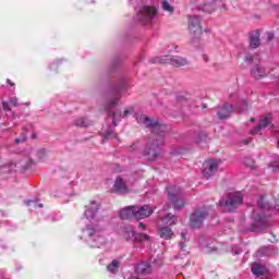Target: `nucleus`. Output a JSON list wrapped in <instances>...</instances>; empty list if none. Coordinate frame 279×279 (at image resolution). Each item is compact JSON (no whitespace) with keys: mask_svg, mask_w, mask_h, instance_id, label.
Here are the masks:
<instances>
[{"mask_svg":"<svg viewBox=\"0 0 279 279\" xmlns=\"http://www.w3.org/2000/svg\"><path fill=\"white\" fill-rule=\"evenodd\" d=\"M134 117L137 123H142L151 130L153 141H149L144 149L141 142H135L129 147V151L134 154L136 158H146L148 162H154L160 158L162 151V147L160 146L165 143L167 125L160 124V122L145 114H135Z\"/></svg>","mask_w":279,"mask_h":279,"instance_id":"nucleus-1","label":"nucleus"},{"mask_svg":"<svg viewBox=\"0 0 279 279\" xmlns=\"http://www.w3.org/2000/svg\"><path fill=\"white\" fill-rule=\"evenodd\" d=\"M130 88H132L130 80L123 73H119L116 82L109 86L104 108L105 112H107V117L112 119L113 128H117L122 119L134 114V107L126 108L123 113H121V111H114V108L119 106V101H121L123 97V93H128Z\"/></svg>","mask_w":279,"mask_h":279,"instance_id":"nucleus-2","label":"nucleus"},{"mask_svg":"<svg viewBox=\"0 0 279 279\" xmlns=\"http://www.w3.org/2000/svg\"><path fill=\"white\" fill-rule=\"evenodd\" d=\"M265 213H271V205L265 202V197L260 195L257 199V209H254L251 215L253 222L247 229L248 232H265V230L270 228L271 222Z\"/></svg>","mask_w":279,"mask_h":279,"instance_id":"nucleus-3","label":"nucleus"},{"mask_svg":"<svg viewBox=\"0 0 279 279\" xmlns=\"http://www.w3.org/2000/svg\"><path fill=\"white\" fill-rule=\"evenodd\" d=\"M80 240L84 241L89 247H104L108 243L105 229L99 223L86 225L80 235Z\"/></svg>","mask_w":279,"mask_h":279,"instance_id":"nucleus-4","label":"nucleus"},{"mask_svg":"<svg viewBox=\"0 0 279 279\" xmlns=\"http://www.w3.org/2000/svg\"><path fill=\"white\" fill-rule=\"evenodd\" d=\"M230 99L231 101L236 100L235 105L227 102L217 111L218 118L221 121L228 119L230 114H232L233 110H235V112H245L247 110V100L239 98V94H231Z\"/></svg>","mask_w":279,"mask_h":279,"instance_id":"nucleus-5","label":"nucleus"},{"mask_svg":"<svg viewBox=\"0 0 279 279\" xmlns=\"http://www.w3.org/2000/svg\"><path fill=\"white\" fill-rule=\"evenodd\" d=\"M158 16V7L143 4L136 9V21L146 27H151Z\"/></svg>","mask_w":279,"mask_h":279,"instance_id":"nucleus-6","label":"nucleus"},{"mask_svg":"<svg viewBox=\"0 0 279 279\" xmlns=\"http://www.w3.org/2000/svg\"><path fill=\"white\" fill-rule=\"evenodd\" d=\"M218 204L225 213H234L243 204V194L241 192L229 193L227 199L221 198Z\"/></svg>","mask_w":279,"mask_h":279,"instance_id":"nucleus-7","label":"nucleus"},{"mask_svg":"<svg viewBox=\"0 0 279 279\" xmlns=\"http://www.w3.org/2000/svg\"><path fill=\"white\" fill-rule=\"evenodd\" d=\"M254 60H257L258 63L255 62L251 69L252 77H254V80H265V77L269 75V70L265 66V64L260 62L258 56L254 58L252 54H247L244 59V62H246V64H252Z\"/></svg>","mask_w":279,"mask_h":279,"instance_id":"nucleus-8","label":"nucleus"},{"mask_svg":"<svg viewBox=\"0 0 279 279\" xmlns=\"http://www.w3.org/2000/svg\"><path fill=\"white\" fill-rule=\"evenodd\" d=\"M149 62L151 64H171L172 66H186L189 64L185 58L170 54L150 58Z\"/></svg>","mask_w":279,"mask_h":279,"instance_id":"nucleus-9","label":"nucleus"},{"mask_svg":"<svg viewBox=\"0 0 279 279\" xmlns=\"http://www.w3.org/2000/svg\"><path fill=\"white\" fill-rule=\"evenodd\" d=\"M209 211L207 207H198L190 216V228L197 230L204 226L206 217H208Z\"/></svg>","mask_w":279,"mask_h":279,"instance_id":"nucleus-10","label":"nucleus"},{"mask_svg":"<svg viewBox=\"0 0 279 279\" xmlns=\"http://www.w3.org/2000/svg\"><path fill=\"white\" fill-rule=\"evenodd\" d=\"M168 199L172 202L174 210H181L184 208V199L180 198L182 195V190L178 186L168 187Z\"/></svg>","mask_w":279,"mask_h":279,"instance_id":"nucleus-11","label":"nucleus"},{"mask_svg":"<svg viewBox=\"0 0 279 279\" xmlns=\"http://www.w3.org/2000/svg\"><path fill=\"white\" fill-rule=\"evenodd\" d=\"M187 27L191 34H193L194 39L193 43H195V38H199L202 36V20L197 15H190Z\"/></svg>","mask_w":279,"mask_h":279,"instance_id":"nucleus-12","label":"nucleus"},{"mask_svg":"<svg viewBox=\"0 0 279 279\" xmlns=\"http://www.w3.org/2000/svg\"><path fill=\"white\" fill-rule=\"evenodd\" d=\"M219 165H221L220 160L210 159L203 163V178H211L214 173H217V169H219Z\"/></svg>","mask_w":279,"mask_h":279,"instance_id":"nucleus-13","label":"nucleus"},{"mask_svg":"<svg viewBox=\"0 0 279 279\" xmlns=\"http://www.w3.org/2000/svg\"><path fill=\"white\" fill-rule=\"evenodd\" d=\"M99 208H101V203L92 201L90 204L85 206V219L88 221H93V219L97 218V213H99Z\"/></svg>","mask_w":279,"mask_h":279,"instance_id":"nucleus-14","label":"nucleus"},{"mask_svg":"<svg viewBox=\"0 0 279 279\" xmlns=\"http://www.w3.org/2000/svg\"><path fill=\"white\" fill-rule=\"evenodd\" d=\"M154 208L149 205H144V206H134V214H135V219L141 220V219H147V217H151L154 215Z\"/></svg>","mask_w":279,"mask_h":279,"instance_id":"nucleus-15","label":"nucleus"},{"mask_svg":"<svg viewBox=\"0 0 279 279\" xmlns=\"http://www.w3.org/2000/svg\"><path fill=\"white\" fill-rule=\"evenodd\" d=\"M134 271L137 276H147L151 274V264L149 262H141L134 266Z\"/></svg>","mask_w":279,"mask_h":279,"instance_id":"nucleus-16","label":"nucleus"},{"mask_svg":"<svg viewBox=\"0 0 279 279\" xmlns=\"http://www.w3.org/2000/svg\"><path fill=\"white\" fill-rule=\"evenodd\" d=\"M113 192L119 193L120 195H125V193H130V189L125 184V181H123V178L118 177L113 184Z\"/></svg>","mask_w":279,"mask_h":279,"instance_id":"nucleus-17","label":"nucleus"},{"mask_svg":"<svg viewBox=\"0 0 279 279\" xmlns=\"http://www.w3.org/2000/svg\"><path fill=\"white\" fill-rule=\"evenodd\" d=\"M271 119H274L271 113H267L266 116L262 117L259 120V124L251 131V134H253V135L258 134L260 132V130L267 128V125H269V123H271Z\"/></svg>","mask_w":279,"mask_h":279,"instance_id":"nucleus-18","label":"nucleus"},{"mask_svg":"<svg viewBox=\"0 0 279 279\" xmlns=\"http://www.w3.org/2000/svg\"><path fill=\"white\" fill-rule=\"evenodd\" d=\"M198 10L211 14L217 10V0H203V4L198 5Z\"/></svg>","mask_w":279,"mask_h":279,"instance_id":"nucleus-19","label":"nucleus"},{"mask_svg":"<svg viewBox=\"0 0 279 279\" xmlns=\"http://www.w3.org/2000/svg\"><path fill=\"white\" fill-rule=\"evenodd\" d=\"M119 232L123 236V239H125V241H132V243L134 242V238L136 236V231H134L132 227H128V226L121 227Z\"/></svg>","mask_w":279,"mask_h":279,"instance_id":"nucleus-20","label":"nucleus"},{"mask_svg":"<svg viewBox=\"0 0 279 279\" xmlns=\"http://www.w3.org/2000/svg\"><path fill=\"white\" fill-rule=\"evenodd\" d=\"M119 217L122 220L135 219L134 206H126L119 211Z\"/></svg>","mask_w":279,"mask_h":279,"instance_id":"nucleus-21","label":"nucleus"},{"mask_svg":"<svg viewBox=\"0 0 279 279\" xmlns=\"http://www.w3.org/2000/svg\"><path fill=\"white\" fill-rule=\"evenodd\" d=\"M250 47L251 49H258L260 47V32L253 31L250 33Z\"/></svg>","mask_w":279,"mask_h":279,"instance_id":"nucleus-22","label":"nucleus"},{"mask_svg":"<svg viewBox=\"0 0 279 279\" xmlns=\"http://www.w3.org/2000/svg\"><path fill=\"white\" fill-rule=\"evenodd\" d=\"M251 271H252L253 276L260 278V276H265V266L255 262L251 266Z\"/></svg>","mask_w":279,"mask_h":279,"instance_id":"nucleus-23","label":"nucleus"},{"mask_svg":"<svg viewBox=\"0 0 279 279\" xmlns=\"http://www.w3.org/2000/svg\"><path fill=\"white\" fill-rule=\"evenodd\" d=\"M121 268V260L113 259L108 266L107 271L112 274L113 276L119 274V269Z\"/></svg>","mask_w":279,"mask_h":279,"instance_id":"nucleus-24","label":"nucleus"},{"mask_svg":"<svg viewBox=\"0 0 279 279\" xmlns=\"http://www.w3.org/2000/svg\"><path fill=\"white\" fill-rule=\"evenodd\" d=\"M159 235L161 239L169 241V239L173 238V230L169 227H161L159 228Z\"/></svg>","mask_w":279,"mask_h":279,"instance_id":"nucleus-25","label":"nucleus"},{"mask_svg":"<svg viewBox=\"0 0 279 279\" xmlns=\"http://www.w3.org/2000/svg\"><path fill=\"white\" fill-rule=\"evenodd\" d=\"M2 109L4 112H7V117H11V119L14 121L19 117L14 111H12V108H10V102L2 100Z\"/></svg>","mask_w":279,"mask_h":279,"instance_id":"nucleus-26","label":"nucleus"},{"mask_svg":"<svg viewBox=\"0 0 279 279\" xmlns=\"http://www.w3.org/2000/svg\"><path fill=\"white\" fill-rule=\"evenodd\" d=\"M74 125L76 128H88L89 125H93V122L87 118H77L74 120Z\"/></svg>","mask_w":279,"mask_h":279,"instance_id":"nucleus-27","label":"nucleus"},{"mask_svg":"<svg viewBox=\"0 0 279 279\" xmlns=\"http://www.w3.org/2000/svg\"><path fill=\"white\" fill-rule=\"evenodd\" d=\"M169 1L170 0H159V4L163 12H169L170 14H173L175 9L173 8V5H171V3H169Z\"/></svg>","mask_w":279,"mask_h":279,"instance_id":"nucleus-28","label":"nucleus"},{"mask_svg":"<svg viewBox=\"0 0 279 279\" xmlns=\"http://www.w3.org/2000/svg\"><path fill=\"white\" fill-rule=\"evenodd\" d=\"M161 221L166 226H175V222L178 221V217H175V215L168 214L163 218H161Z\"/></svg>","mask_w":279,"mask_h":279,"instance_id":"nucleus-29","label":"nucleus"},{"mask_svg":"<svg viewBox=\"0 0 279 279\" xmlns=\"http://www.w3.org/2000/svg\"><path fill=\"white\" fill-rule=\"evenodd\" d=\"M24 203L28 206L29 210H38V208H43V204L38 203V199H27Z\"/></svg>","mask_w":279,"mask_h":279,"instance_id":"nucleus-30","label":"nucleus"},{"mask_svg":"<svg viewBox=\"0 0 279 279\" xmlns=\"http://www.w3.org/2000/svg\"><path fill=\"white\" fill-rule=\"evenodd\" d=\"M145 241H149V235H147L146 233H135L133 243H145Z\"/></svg>","mask_w":279,"mask_h":279,"instance_id":"nucleus-31","label":"nucleus"},{"mask_svg":"<svg viewBox=\"0 0 279 279\" xmlns=\"http://www.w3.org/2000/svg\"><path fill=\"white\" fill-rule=\"evenodd\" d=\"M36 156H37L39 162H44V160H47V156H48L47 149H45V148L37 149Z\"/></svg>","mask_w":279,"mask_h":279,"instance_id":"nucleus-32","label":"nucleus"},{"mask_svg":"<svg viewBox=\"0 0 279 279\" xmlns=\"http://www.w3.org/2000/svg\"><path fill=\"white\" fill-rule=\"evenodd\" d=\"M268 168L271 169L276 173V171H279V156L275 155L274 160L268 165Z\"/></svg>","mask_w":279,"mask_h":279,"instance_id":"nucleus-33","label":"nucleus"},{"mask_svg":"<svg viewBox=\"0 0 279 279\" xmlns=\"http://www.w3.org/2000/svg\"><path fill=\"white\" fill-rule=\"evenodd\" d=\"M104 141H108V138H119L117 133H114V129H108L105 133H102Z\"/></svg>","mask_w":279,"mask_h":279,"instance_id":"nucleus-34","label":"nucleus"},{"mask_svg":"<svg viewBox=\"0 0 279 279\" xmlns=\"http://www.w3.org/2000/svg\"><path fill=\"white\" fill-rule=\"evenodd\" d=\"M121 63V59L119 57H116L112 61L111 64L109 65L108 73H112L117 66Z\"/></svg>","mask_w":279,"mask_h":279,"instance_id":"nucleus-35","label":"nucleus"},{"mask_svg":"<svg viewBox=\"0 0 279 279\" xmlns=\"http://www.w3.org/2000/svg\"><path fill=\"white\" fill-rule=\"evenodd\" d=\"M37 213H40L41 216H43V219H45V221H60L62 219V216H59V217H56V216H45L43 214V211H37Z\"/></svg>","mask_w":279,"mask_h":279,"instance_id":"nucleus-36","label":"nucleus"},{"mask_svg":"<svg viewBox=\"0 0 279 279\" xmlns=\"http://www.w3.org/2000/svg\"><path fill=\"white\" fill-rule=\"evenodd\" d=\"M34 167V160L27 159L25 165H22L23 171H28V169H32Z\"/></svg>","mask_w":279,"mask_h":279,"instance_id":"nucleus-37","label":"nucleus"},{"mask_svg":"<svg viewBox=\"0 0 279 279\" xmlns=\"http://www.w3.org/2000/svg\"><path fill=\"white\" fill-rule=\"evenodd\" d=\"M64 59H57L56 61H53L49 69L50 71H56L58 69V64L62 63Z\"/></svg>","mask_w":279,"mask_h":279,"instance_id":"nucleus-38","label":"nucleus"},{"mask_svg":"<svg viewBox=\"0 0 279 279\" xmlns=\"http://www.w3.org/2000/svg\"><path fill=\"white\" fill-rule=\"evenodd\" d=\"M27 141V134L22 133L20 137H16L14 140L15 145H19V143H25Z\"/></svg>","mask_w":279,"mask_h":279,"instance_id":"nucleus-39","label":"nucleus"},{"mask_svg":"<svg viewBox=\"0 0 279 279\" xmlns=\"http://www.w3.org/2000/svg\"><path fill=\"white\" fill-rule=\"evenodd\" d=\"M244 165H246V167H250L251 169H254V159H252L251 157L244 158Z\"/></svg>","mask_w":279,"mask_h":279,"instance_id":"nucleus-40","label":"nucleus"},{"mask_svg":"<svg viewBox=\"0 0 279 279\" xmlns=\"http://www.w3.org/2000/svg\"><path fill=\"white\" fill-rule=\"evenodd\" d=\"M9 104H10L11 106H14V108H17V106H19V98H16V97H14V96L9 97Z\"/></svg>","mask_w":279,"mask_h":279,"instance_id":"nucleus-41","label":"nucleus"},{"mask_svg":"<svg viewBox=\"0 0 279 279\" xmlns=\"http://www.w3.org/2000/svg\"><path fill=\"white\" fill-rule=\"evenodd\" d=\"M266 36H267V43H271V40L276 38V35L274 34V32L266 33Z\"/></svg>","mask_w":279,"mask_h":279,"instance_id":"nucleus-42","label":"nucleus"},{"mask_svg":"<svg viewBox=\"0 0 279 279\" xmlns=\"http://www.w3.org/2000/svg\"><path fill=\"white\" fill-rule=\"evenodd\" d=\"M232 252L235 256H239V254H241L243 252V250L236 247V246H233L232 247Z\"/></svg>","mask_w":279,"mask_h":279,"instance_id":"nucleus-43","label":"nucleus"},{"mask_svg":"<svg viewBox=\"0 0 279 279\" xmlns=\"http://www.w3.org/2000/svg\"><path fill=\"white\" fill-rule=\"evenodd\" d=\"M186 234H189V231H186V229H184L182 232H181V238L183 241H186Z\"/></svg>","mask_w":279,"mask_h":279,"instance_id":"nucleus-44","label":"nucleus"},{"mask_svg":"<svg viewBox=\"0 0 279 279\" xmlns=\"http://www.w3.org/2000/svg\"><path fill=\"white\" fill-rule=\"evenodd\" d=\"M205 138H206V134H204V133L198 134V143L204 141Z\"/></svg>","mask_w":279,"mask_h":279,"instance_id":"nucleus-45","label":"nucleus"},{"mask_svg":"<svg viewBox=\"0 0 279 279\" xmlns=\"http://www.w3.org/2000/svg\"><path fill=\"white\" fill-rule=\"evenodd\" d=\"M243 143L244 145H250V143H252V137L244 140Z\"/></svg>","mask_w":279,"mask_h":279,"instance_id":"nucleus-46","label":"nucleus"},{"mask_svg":"<svg viewBox=\"0 0 279 279\" xmlns=\"http://www.w3.org/2000/svg\"><path fill=\"white\" fill-rule=\"evenodd\" d=\"M180 248L184 252V247H186V244L185 242H180Z\"/></svg>","mask_w":279,"mask_h":279,"instance_id":"nucleus-47","label":"nucleus"},{"mask_svg":"<svg viewBox=\"0 0 279 279\" xmlns=\"http://www.w3.org/2000/svg\"><path fill=\"white\" fill-rule=\"evenodd\" d=\"M138 228H140V230H145V223L140 222V223H138Z\"/></svg>","mask_w":279,"mask_h":279,"instance_id":"nucleus-48","label":"nucleus"},{"mask_svg":"<svg viewBox=\"0 0 279 279\" xmlns=\"http://www.w3.org/2000/svg\"><path fill=\"white\" fill-rule=\"evenodd\" d=\"M7 83L10 84L11 86H14V83L10 78L7 80Z\"/></svg>","mask_w":279,"mask_h":279,"instance_id":"nucleus-49","label":"nucleus"},{"mask_svg":"<svg viewBox=\"0 0 279 279\" xmlns=\"http://www.w3.org/2000/svg\"><path fill=\"white\" fill-rule=\"evenodd\" d=\"M172 154H173L174 156H178V154H182V151L174 150Z\"/></svg>","mask_w":279,"mask_h":279,"instance_id":"nucleus-50","label":"nucleus"},{"mask_svg":"<svg viewBox=\"0 0 279 279\" xmlns=\"http://www.w3.org/2000/svg\"><path fill=\"white\" fill-rule=\"evenodd\" d=\"M86 3H95V0H85Z\"/></svg>","mask_w":279,"mask_h":279,"instance_id":"nucleus-51","label":"nucleus"},{"mask_svg":"<svg viewBox=\"0 0 279 279\" xmlns=\"http://www.w3.org/2000/svg\"><path fill=\"white\" fill-rule=\"evenodd\" d=\"M205 34H210V29L206 28Z\"/></svg>","mask_w":279,"mask_h":279,"instance_id":"nucleus-52","label":"nucleus"},{"mask_svg":"<svg viewBox=\"0 0 279 279\" xmlns=\"http://www.w3.org/2000/svg\"><path fill=\"white\" fill-rule=\"evenodd\" d=\"M177 101H182V97H178V98H177Z\"/></svg>","mask_w":279,"mask_h":279,"instance_id":"nucleus-53","label":"nucleus"},{"mask_svg":"<svg viewBox=\"0 0 279 279\" xmlns=\"http://www.w3.org/2000/svg\"><path fill=\"white\" fill-rule=\"evenodd\" d=\"M254 121H256V119H254V118H251V123H254Z\"/></svg>","mask_w":279,"mask_h":279,"instance_id":"nucleus-54","label":"nucleus"},{"mask_svg":"<svg viewBox=\"0 0 279 279\" xmlns=\"http://www.w3.org/2000/svg\"><path fill=\"white\" fill-rule=\"evenodd\" d=\"M130 1V3H134V1H138V0H129Z\"/></svg>","mask_w":279,"mask_h":279,"instance_id":"nucleus-55","label":"nucleus"},{"mask_svg":"<svg viewBox=\"0 0 279 279\" xmlns=\"http://www.w3.org/2000/svg\"><path fill=\"white\" fill-rule=\"evenodd\" d=\"M204 60H205V62H208V59L206 57H204Z\"/></svg>","mask_w":279,"mask_h":279,"instance_id":"nucleus-56","label":"nucleus"},{"mask_svg":"<svg viewBox=\"0 0 279 279\" xmlns=\"http://www.w3.org/2000/svg\"><path fill=\"white\" fill-rule=\"evenodd\" d=\"M32 136H33V138H36V134H33Z\"/></svg>","mask_w":279,"mask_h":279,"instance_id":"nucleus-57","label":"nucleus"},{"mask_svg":"<svg viewBox=\"0 0 279 279\" xmlns=\"http://www.w3.org/2000/svg\"><path fill=\"white\" fill-rule=\"evenodd\" d=\"M203 108H206V104L203 105Z\"/></svg>","mask_w":279,"mask_h":279,"instance_id":"nucleus-58","label":"nucleus"},{"mask_svg":"<svg viewBox=\"0 0 279 279\" xmlns=\"http://www.w3.org/2000/svg\"><path fill=\"white\" fill-rule=\"evenodd\" d=\"M2 168V166H0V169Z\"/></svg>","mask_w":279,"mask_h":279,"instance_id":"nucleus-59","label":"nucleus"}]
</instances>
